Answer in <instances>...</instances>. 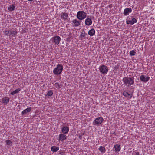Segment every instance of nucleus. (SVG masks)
<instances>
[{"label":"nucleus","instance_id":"2eb2a0df","mask_svg":"<svg viewBox=\"0 0 155 155\" xmlns=\"http://www.w3.org/2000/svg\"><path fill=\"white\" fill-rule=\"evenodd\" d=\"M31 110V107L27 108L22 112V115H24L26 114L27 113L30 112Z\"/></svg>","mask_w":155,"mask_h":155},{"label":"nucleus","instance_id":"39448f33","mask_svg":"<svg viewBox=\"0 0 155 155\" xmlns=\"http://www.w3.org/2000/svg\"><path fill=\"white\" fill-rule=\"evenodd\" d=\"M137 19L133 17L128 18V17H127L126 19V23L127 25L131 24V25H132L137 23Z\"/></svg>","mask_w":155,"mask_h":155},{"label":"nucleus","instance_id":"393cba45","mask_svg":"<svg viewBox=\"0 0 155 155\" xmlns=\"http://www.w3.org/2000/svg\"><path fill=\"white\" fill-rule=\"evenodd\" d=\"M6 145L7 146H12V142L10 140H7L5 141Z\"/></svg>","mask_w":155,"mask_h":155},{"label":"nucleus","instance_id":"423d86ee","mask_svg":"<svg viewBox=\"0 0 155 155\" xmlns=\"http://www.w3.org/2000/svg\"><path fill=\"white\" fill-rule=\"evenodd\" d=\"M104 121V119L103 117H99L97 118H96L94 120V121L93 123L94 122L95 124H94V125H99L102 123Z\"/></svg>","mask_w":155,"mask_h":155},{"label":"nucleus","instance_id":"1a4fd4ad","mask_svg":"<svg viewBox=\"0 0 155 155\" xmlns=\"http://www.w3.org/2000/svg\"><path fill=\"white\" fill-rule=\"evenodd\" d=\"M67 136L64 134H61L59 136L58 139L59 141H63L66 139Z\"/></svg>","mask_w":155,"mask_h":155},{"label":"nucleus","instance_id":"f3484780","mask_svg":"<svg viewBox=\"0 0 155 155\" xmlns=\"http://www.w3.org/2000/svg\"><path fill=\"white\" fill-rule=\"evenodd\" d=\"M2 101L3 103L7 104L9 101V98L8 97H5L2 99Z\"/></svg>","mask_w":155,"mask_h":155},{"label":"nucleus","instance_id":"6ab92c4d","mask_svg":"<svg viewBox=\"0 0 155 155\" xmlns=\"http://www.w3.org/2000/svg\"><path fill=\"white\" fill-rule=\"evenodd\" d=\"M51 149L52 151L56 152L59 149V148L58 147L54 146L51 147Z\"/></svg>","mask_w":155,"mask_h":155},{"label":"nucleus","instance_id":"4be33fe9","mask_svg":"<svg viewBox=\"0 0 155 155\" xmlns=\"http://www.w3.org/2000/svg\"><path fill=\"white\" fill-rule=\"evenodd\" d=\"M21 90V89L20 88H18L16 90L14 91L13 92L11 93L10 94L12 95H14V94H16L19 92V91Z\"/></svg>","mask_w":155,"mask_h":155},{"label":"nucleus","instance_id":"bb28decb","mask_svg":"<svg viewBox=\"0 0 155 155\" xmlns=\"http://www.w3.org/2000/svg\"><path fill=\"white\" fill-rule=\"evenodd\" d=\"M86 35H87V33H86L85 32L84 33L81 32L80 35V37L81 38L85 37Z\"/></svg>","mask_w":155,"mask_h":155},{"label":"nucleus","instance_id":"2f4dec72","mask_svg":"<svg viewBox=\"0 0 155 155\" xmlns=\"http://www.w3.org/2000/svg\"><path fill=\"white\" fill-rule=\"evenodd\" d=\"M27 1H29V2H31L33 1H37V0H27Z\"/></svg>","mask_w":155,"mask_h":155},{"label":"nucleus","instance_id":"473e14b6","mask_svg":"<svg viewBox=\"0 0 155 155\" xmlns=\"http://www.w3.org/2000/svg\"><path fill=\"white\" fill-rule=\"evenodd\" d=\"M113 134H115V135L116 134H115V132H114L113 133Z\"/></svg>","mask_w":155,"mask_h":155},{"label":"nucleus","instance_id":"b1692460","mask_svg":"<svg viewBox=\"0 0 155 155\" xmlns=\"http://www.w3.org/2000/svg\"><path fill=\"white\" fill-rule=\"evenodd\" d=\"M15 8V6L14 5H10L9 6V7L8 9V10H9L10 11H13Z\"/></svg>","mask_w":155,"mask_h":155},{"label":"nucleus","instance_id":"412c9836","mask_svg":"<svg viewBox=\"0 0 155 155\" xmlns=\"http://www.w3.org/2000/svg\"><path fill=\"white\" fill-rule=\"evenodd\" d=\"M9 32L10 35H12V37H14L17 33V31L16 30L15 31L10 30Z\"/></svg>","mask_w":155,"mask_h":155},{"label":"nucleus","instance_id":"a878e982","mask_svg":"<svg viewBox=\"0 0 155 155\" xmlns=\"http://www.w3.org/2000/svg\"><path fill=\"white\" fill-rule=\"evenodd\" d=\"M53 94V93L52 92V90H50L49 91H48L47 93V94H46V96H51Z\"/></svg>","mask_w":155,"mask_h":155},{"label":"nucleus","instance_id":"aec40b11","mask_svg":"<svg viewBox=\"0 0 155 155\" xmlns=\"http://www.w3.org/2000/svg\"><path fill=\"white\" fill-rule=\"evenodd\" d=\"M72 22L74 25V26L75 27L78 26L80 25L79 21H78L76 19H74Z\"/></svg>","mask_w":155,"mask_h":155},{"label":"nucleus","instance_id":"4468645a","mask_svg":"<svg viewBox=\"0 0 155 155\" xmlns=\"http://www.w3.org/2000/svg\"><path fill=\"white\" fill-rule=\"evenodd\" d=\"M95 31L94 28H92L89 30L88 32V34L90 36H92L95 35Z\"/></svg>","mask_w":155,"mask_h":155},{"label":"nucleus","instance_id":"9b49d317","mask_svg":"<svg viewBox=\"0 0 155 155\" xmlns=\"http://www.w3.org/2000/svg\"><path fill=\"white\" fill-rule=\"evenodd\" d=\"M132 9L130 8H126L124 11L123 14L125 15H127L132 12Z\"/></svg>","mask_w":155,"mask_h":155},{"label":"nucleus","instance_id":"ddd939ff","mask_svg":"<svg viewBox=\"0 0 155 155\" xmlns=\"http://www.w3.org/2000/svg\"><path fill=\"white\" fill-rule=\"evenodd\" d=\"M123 94L125 97H127L128 98L130 99L132 96V94L129 93L126 91H125L123 92Z\"/></svg>","mask_w":155,"mask_h":155},{"label":"nucleus","instance_id":"7c9ffc66","mask_svg":"<svg viewBox=\"0 0 155 155\" xmlns=\"http://www.w3.org/2000/svg\"><path fill=\"white\" fill-rule=\"evenodd\" d=\"M139 153L138 152H136L135 155H139Z\"/></svg>","mask_w":155,"mask_h":155},{"label":"nucleus","instance_id":"0eeeda50","mask_svg":"<svg viewBox=\"0 0 155 155\" xmlns=\"http://www.w3.org/2000/svg\"><path fill=\"white\" fill-rule=\"evenodd\" d=\"M52 40V42L56 44H58L61 39V38L58 36H56L52 37L51 38Z\"/></svg>","mask_w":155,"mask_h":155},{"label":"nucleus","instance_id":"a211bd4d","mask_svg":"<svg viewBox=\"0 0 155 155\" xmlns=\"http://www.w3.org/2000/svg\"><path fill=\"white\" fill-rule=\"evenodd\" d=\"M61 18L62 19H64L65 20L67 19V17H68V14L66 13H61Z\"/></svg>","mask_w":155,"mask_h":155},{"label":"nucleus","instance_id":"20e7f679","mask_svg":"<svg viewBox=\"0 0 155 155\" xmlns=\"http://www.w3.org/2000/svg\"><path fill=\"white\" fill-rule=\"evenodd\" d=\"M99 69L100 73L104 75L106 74L108 71L107 67L104 65L103 64L100 66Z\"/></svg>","mask_w":155,"mask_h":155},{"label":"nucleus","instance_id":"5701e85b","mask_svg":"<svg viewBox=\"0 0 155 155\" xmlns=\"http://www.w3.org/2000/svg\"><path fill=\"white\" fill-rule=\"evenodd\" d=\"M99 150L101 152L105 153L106 151L105 147L102 146H100L99 148Z\"/></svg>","mask_w":155,"mask_h":155},{"label":"nucleus","instance_id":"dca6fc26","mask_svg":"<svg viewBox=\"0 0 155 155\" xmlns=\"http://www.w3.org/2000/svg\"><path fill=\"white\" fill-rule=\"evenodd\" d=\"M114 151L115 152H119L121 149V147L120 145L116 144L114 146Z\"/></svg>","mask_w":155,"mask_h":155},{"label":"nucleus","instance_id":"6e6552de","mask_svg":"<svg viewBox=\"0 0 155 155\" xmlns=\"http://www.w3.org/2000/svg\"><path fill=\"white\" fill-rule=\"evenodd\" d=\"M150 79V77L144 75H141L140 77V80L142 82H146Z\"/></svg>","mask_w":155,"mask_h":155},{"label":"nucleus","instance_id":"9d476101","mask_svg":"<svg viewBox=\"0 0 155 155\" xmlns=\"http://www.w3.org/2000/svg\"><path fill=\"white\" fill-rule=\"evenodd\" d=\"M89 16H88L87 18L85 19V24L87 26L91 25L92 22L91 18H89Z\"/></svg>","mask_w":155,"mask_h":155},{"label":"nucleus","instance_id":"cd10ccee","mask_svg":"<svg viewBox=\"0 0 155 155\" xmlns=\"http://www.w3.org/2000/svg\"><path fill=\"white\" fill-rule=\"evenodd\" d=\"M136 53V52L134 50H133L130 52V56H134L135 55Z\"/></svg>","mask_w":155,"mask_h":155},{"label":"nucleus","instance_id":"f257e3e1","mask_svg":"<svg viewBox=\"0 0 155 155\" xmlns=\"http://www.w3.org/2000/svg\"><path fill=\"white\" fill-rule=\"evenodd\" d=\"M134 78L132 77H127L123 78L122 81L124 84L129 87L130 86L133 85L134 83Z\"/></svg>","mask_w":155,"mask_h":155},{"label":"nucleus","instance_id":"f03ea898","mask_svg":"<svg viewBox=\"0 0 155 155\" xmlns=\"http://www.w3.org/2000/svg\"><path fill=\"white\" fill-rule=\"evenodd\" d=\"M63 68V66L62 64H58L54 69L53 73L55 75H59L61 74Z\"/></svg>","mask_w":155,"mask_h":155},{"label":"nucleus","instance_id":"c85d7f7f","mask_svg":"<svg viewBox=\"0 0 155 155\" xmlns=\"http://www.w3.org/2000/svg\"><path fill=\"white\" fill-rule=\"evenodd\" d=\"M54 85H55L56 87L58 89H59L61 88V85H59V84L58 82L54 84Z\"/></svg>","mask_w":155,"mask_h":155},{"label":"nucleus","instance_id":"7ed1b4c3","mask_svg":"<svg viewBox=\"0 0 155 155\" xmlns=\"http://www.w3.org/2000/svg\"><path fill=\"white\" fill-rule=\"evenodd\" d=\"M87 14L83 11H78L77 14V17L78 19L80 20L84 19L86 18Z\"/></svg>","mask_w":155,"mask_h":155},{"label":"nucleus","instance_id":"c756f323","mask_svg":"<svg viewBox=\"0 0 155 155\" xmlns=\"http://www.w3.org/2000/svg\"><path fill=\"white\" fill-rule=\"evenodd\" d=\"M5 34L6 35H10L9 31H6L5 32Z\"/></svg>","mask_w":155,"mask_h":155},{"label":"nucleus","instance_id":"f8f14e48","mask_svg":"<svg viewBox=\"0 0 155 155\" xmlns=\"http://www.w3.org/2000/svg\"><path fill=\"white\" fill-rule=\"evenodd\" d=\"M69 129L67 126L63 127L61 129V131L64 134H66L69 132Z\"/></svg>","mask_w":155,"mask_h":155}]
</instances>
